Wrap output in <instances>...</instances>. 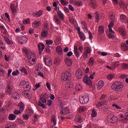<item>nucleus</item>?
<instances>
[{
    "mask_svg": "<svg viewBox=\"0 0 128 128\" xmlns=\"http://www.w3.org/2000/svg\"><path fill=\"white\" fill-rule=\"evenodd\" d=\"M23 51L27 56L29 66H34L36 62V52L30 51L28 48H24Z\"/></svg>",
    "mask_w": 128,
    "mask_h": 128,
    "instance_id": "1",
    "label": "nucleus"
},
{
    "mask_svg": "<svg viewBox=\"0 0 128 128\" xmlns=\"http://www.w3.org/2000/svg\"><path fill=\"white\" fill-rule=\"evenodd\" d=\"M14 88V84L11 82H8L7 84V88L6 89V92L9 96H12V98L14 100H18L20 98V94L16 92H12V88Z\"/></svg>",
    "mask_w": 128,
    "mask_h": 128,
    "instance_id": "2",
    "label": "nucleus"
},
{
    "mask_svg": "<svg viewBox=\"0 0 128 128\" xmlns=\"http://www.w3.org/2000/svg\"><path fill=\"white\" fill-rule=\"evenodd\" d=\"M48 96L46 94H41L40 100L38 102V106H41L42 108H46V99H48Z\"/></svg>",
    "mask_w": 128,
    "mask_h": 128,
    "instance_id": "3",
    "label": "nucleus"
},
{
    "mask_svg": "<svg viewBox=\"0 0 128 128\" xmlns=\"http://www.w3.org/2000/svg\"><path fill=\"white\" fill-rule=\"evenodd\" d=\"M112 88L114 90L120 92L122 90V88H124V84L121 82H116L112 84Z\"/></svg>",
    "mask_w": 128,
    "mask_h": 128,
    "instance_id": "4",
    "label": "nucleus"
},
{
    "mask_svg": "<svg viewBox=\"0 0 128 128\" xmlns=\"http://www.w3.org/2000/svg\"><path fill=\"white\" fill-rule=\"evenodd\" d=\"M94 76H96V72H94L92 74H91L90 77L84 76L83 78L84 84H87V86H92V80H94Z\"/></svg>",
    "mask_w": 128,
    "mask_h": 128,
    "instance_id": "5",
    "label": "nucleus"
},
{
    "mask_svg": "<svg viewBox=\"0 0 128 128\" xmlns=\"http://www.w3.org/2000/svg\"><path fill=\"white\" fill-rule=\"evenodd\" d=\"M119 120L123 124H126L128 121V108L126 112L124 113V115L122 114H119Z\"/></svg>",
    "mask_w": 128,
    "mask_h": 128,
    "instance_id": "6",
    "label": "nucleus"
},
{
    "mask_svg": "<svg viewBox=\"0 0 128 128\" xmlns=\"http://www.w3.org/2000/svg\"><path fill=\"white\" fill-rule=\"evenodd\" d=\"M72 74L70 72L68 71H66L62 74L61 78L62 80L66 82V80H69Z\"/></svg>",
    "mask_w": 128,
    "mask_h": 128,
    "instance_id": "7",
    "label": "nucleus"
},
{
    "mask_svg": "<svg viewBox=\"0 0 128 128\" xmlns=\"http://www.w3.org/2000/svg\"><path fill=\"white\" fill-rule=\"evenodd\" d=\"M104 98H106V95L102 94L100 98V102H98V104L96 105V108H100V106H106V100H104Z\"/></svg>",
    "mask_w": 128,
    "mask_h": 128,
    "instance_id": "8",
    "label": "nucleus"
},
{
    "mask_svg": "<svg viewBox=\"0 0 128 128\" xmlns=\"http://www.w3.org/2000/svg\"><path fill=\"white\" fill-rule=\"evenodd\" d=\"M89 100L90 98L88 95H84L80 98V104H88Z\"/></svg>",
    "mask_w": 128,
    "mask_h": 128,
    "instance_id": "9",
    "label": "nucleus"
},
{
    "mask_svg": "<svg viewBox=\"0 0 128 128\" xmlns=\"http://www.w3.org/2000/svg\"><path fill=\"white\" fill-rule=\"evenodd\" d=\"M17 40L20 44H22L28 42V38L26 36L18 37Z\"/></svg>",
    "mask_w": 128,
    "mask_h": 128,
    "instance_id": "10",
    "label": "nucleus"
},
{
    "mask_svg": "<svg viewBox=\"0 0 128 128\" xmlns=\"http://www.w3.org/2000/svg\"><path fill=\"white\" fill-rule=\"evenodd\" d=\"M44 62L45 64L48 66H50L52 64V58L48 56H46L44 58Z\"/></svg>",
    "mask_w": 128,
    "mask_h": 128,
    "instance_id": "11",
    "label": "nucleus"
},
{
    "mask_svg": "<svg viewBox=\"0 0 128 128\" xmlns=\"http://www.w3.org/2000/svg\"><path fill=\"white\" fill-rule=\"evenodd\" d=\"M92 52V50L89 48H86L84 49V52L83 54V56L84 58H88V54H90Z\"/></svg>",
    "mask_w": 128,
    "mask_h": 128,
    "instance_id": "12",
    "label": "nucleus"
},
{
    "mask_svg": "<svg viewBox=\"0 0 128 128\" xmlns=\"http://www.w3.org/2000/svg\"><path fill=\"white\" fill-rule=\"evenodd\" d=\"M120 20L121 22L126 24V22L128 21V18L124 14H120Z\"/></svg>",
    "mask_w": 128,
    "mask_h": 128,
    "instance_id": "13",
    "label": "nucleus"
},
{
    "mask_svg": "<svg viewBox=\"0 0 128 128\" xmlns=\"http://www.w3.org/2000/svg\"><path fill=\"white\" fill-rule=\"evenodd\" d=\"M76 78H78V80H80L82 78V76H84V72L82 70L80 69H78L76 71Z\"/></svg>",
    "mask_w": 128,
    "mask_h": 128,
    "instance_id": "14",
    "label": "nucleus"
},
{
    "mask_svg": "<svg viewBox=\"0 0 128 128\" xmlns=\"http://www.w3.org/2000/svg\"><path fill=\"white\" fill-rule=\"evenodd\" d=\"M64 60L65 64H66L67 66L70 68V66H72V60L71 59L66 58H65Z\"/></svg>",
    "mask_w": 128,
    "mask_h": 128,
    "instance_id": "15",
    "label": "nucleus"
},
{
    "mask_svg": "<svg viewBox=\"0 0 128 128\" xmlns=\"http://www.w3.org/2000/svg\"><path fill=\"white\" fill-rule=\"evenodd\" d=\"M119 4L120 6V8H122L123 10H128V6H126V4L124 2V0H120L119 2Z\"/></svg>",
    "mask_w": 128,
    "mask_h": 128,
    "instance_id": "16",
    "label": "nucleus"
},
{
    "mask_svg": "<svg viewBox=\"0 0 128 128\" xmlns=\"http://www.w3.org/2000/svg\"><path fill=\"white\" fill-rule=\"evenodd\" d=\"M90 6L92 8H98V4L94 0H90Z\"/></svg>",
    "mask_w": 128,
    "mask_h": 128,
    "instance_id": "17",
    "label": "nucleus"
},
{
    "mask_svg": "<svg viewBox=\"0 0 128 128\" xmlns=\"http://www.w3.org/2000/svg\"><path fill=\"white\" fill-rule=\"evenodd\" d=\"M78 32L79 34V36L82 40L84 41L86 40V36H84V34L80 32V28H78Z\"/></svg>",
    "mask_w": 128,
    "mask_h": 128,
    "instance_id": "18",
    "label": "nucleus"
},
{
    "mask_svg": "<svg viewBox=\"0 0 128 128\" xmlns=\"http://www.w3.org/2000/svg\"><path fill=\"white\" fill-rule=\"evenodd\" d=\"M70 111L68 108H63L60 110L61 114H70Z\"/></svg>",
    "mask_w": 128,
    "mask_h": 128,
    "instance_id": "19",
    "label": "nucleus"
},
{
    "mask_svg": "<svg viewBox=\"0 0 128 128\" xmlns=\"http://www.w3.org/2000/svg\"><path fill=\"white\" fill-rule=\"evenodd\" d=\"M22 96H26V98H32V93H28L26 92H22Z\"/></svg>",
    "mask_w": 128,
    "mask_h": 128,
    "instance_id": "20",
    "label": "nucleus"
},
{
    "mask_svg": "<svg viewBox=\"0 0 128 128\" xmlns=\"http://www.w3.org/2000/svg\"><path fill=\"white\" fill-rule=\"evenodd\" d=\"M115 32L112 30H109V33L108 34V38H114Z\"/></svg>",
    "mask_w": 128,
    "mask_h": 128,
    "instance_id": "21",
    "label": "nucleus"
},
{
    "mask_svg": "<svg viewBox=\"0 0 128 128\" xmlns=\"http://www.w3.org/2000/svg\"><path fill=\"white\" fill-rule=\"evenodd\" d=\"M4 40V42H6V44H13L14 42L12 41V40H10L8 39V38L6 36H3Z\"/></svg>",
    "mask_w": 128,
    "mask_h": 128,
    "instance_id": "22",
    "label": "nucleus"
},
{
    "mask_svg": "<svg viewBox=\"0 0 128 128\" xmlns=\"http://www.w3.org/2000/svg\"><path fill=\"white\" fill-rule=\"evenodd\" d=\"M38 48L39 50V54H42V52L44 48V45L42 44H38Z\"/></svg>",
    "mask_w": 128,
    "mask_h": 128,
    "instance_id": "23",
    "label": "nucleus"
},
{
    "mask_svg": "<svg viewBox=\"0 0 128 128\" xmlns=\"http://www.w3.org/2000/svg\"><path fill=\"white\" fill-rule=\"evenodd\" d=\"M74 54L75 56H76V58L80 57V52H78V46L76 45H74Z\"/></svg>",
    "mask_w": 128,
    "mask_h": 128,
    "instance_id": "24",
    "label": "nucleus"
},
{
    "mask_svg": "<svg viewBox=\"0 0 128 128\" xmlns=\"http://www.w3.org/2000/svg\"><path fill=\"white\" fill-rule=\"evenodd\" d=\"M23 88L25 89L24 90H26V92L30 90V83L26 82V84L24 86Z\"/></svg>",
    "mask_w": 128,
    "mask_h": 128,
    "instance_id": "25",
    "label": "nucleus"
},
{
    "mask_svg": "<svg viewBox=\"0 0 128 128\" xmlns=\"http://www.w3.org/2000/svg\"><path fill=\"white\" fill-rule=\"evenodd\" d=\"M57 14L61 20H64V15L62 12H60V10H58Z\"/></svg>",
    "mask_w": 128,
    "mask_h": 128,
    "instance_id": "26",
    "label": "nucleus"
},
{
    "mask_svg": "<svg viewBox=\"0 0 128 128\" xmlns=\"http://www.w3.org/2000/svg\"><path fill=\"white\" fill-rule=\"evenodd\" d=\"M66 88H74V84H72V82L70 81L67 82L66 84Z\"/></svg>",
    "mask_w": 128,
    "mask_h": 128,
    "instance_id": "27",
    "label": "nucleus"
},
{
    "mask_svg": "<svg viewBox=\"0 0 128 128\" xmlns=\"http://www.w3.org/2000/svg\"><path fill=\"white\" fill-rule=\"evenodd\" d=\"M119 31L120 34L123 36H126V29H124V28H120Z\"/></svg>",
    "mask_w": 128,
    "mask_h": 128,
    "instance_id": "28",
    "label": "nucleus"
},
{
    "mask_svg": "<svg viewBox=\"0 0 128 128\" xmlns=\"http://www.w3.org/2000/svg\"><path fill=\"white\" fill-rule=\"evenodd\" d=\"M10 8L11 10H12V14H16V5L14 4H11Z\"/></svg>",
    "mask_w": 128,
    "mask_h": 128,
    "instance_id": "29",
    "label": "nucleus"
},
{
    "mask_svg": "<svg viewBox=\"0 0 128 128\" xmlns=\"http://www.w3.org/2000/svg\"><path fill=\"white\" fill-rule=\"evenodd\" d=\"M54 20L56 24H62V22H60V18H58V16H54Z\"/></svg>",
    "mask_w": 128,
    "mask_h": 128,
    "instance_id": "30",
    "label": "nucleus"
},
{
    "mask_svg": "<svg viewBox=\"0 0 128 128\" xmlns=\"http://www.w3.org/2000/svg\"><path fill=\"white\" fill-rule=\"evenodd\" d=\"M56 50L59 56H62V48L60 46H58L56 48Z\"/></svg>",
    "mask_w": 128,
    "mask_h": 128,
    "instance_id": "31",
    "label": "nucleus"
},
{
    "mask_svg": "<svg viewBox=\"0 0 128 128\" xmlns=\"http://www.w3.org/2000/svg\"><path fill=\"white\" fill-rule=\"evenodd\" d=\"M81 24H82L83 30H84V32H88V26H86V22L84 21H82L81 22Z\"/></svg>",
    "mask_w": 128,
    "mask_h": 128,
    "instance_id": "32",
    "label": "nucleus"
},
{
    "mask_svg": "<svg viewBox=\"0 0 128 128\" xmlns=\"http://www.w3.org/2000/svg\"><path fill=\"white\" fill-rule=\"evenodd\" d=\"M92 113L91 116L92 118H96L98 116V113H96V110L95 108H92Z\"/></svg>",
    "mask_w": 128,
    "mask_h": 128,
    "instance_id": "33",
    "label": "nucleus"
},
{
    "mask_svg": "<svg viewBox=\"0 0 128 128\" xmlns=\"http://www.w3.org/2000/svg\"><path fill=\"white\" fill-rule=\"evenodd\" d=\"M104 82L102 80L100 81L98 84V90H100L102 86H104Z\"/></svg>",
    "mask_w": 128,
    "mask_h": 128,
    "instance_id": "34",
    "label": "nucleus"
},
{
    "mask_svg": "<svg viewBox=\"0 0 128 128\" xmlns=\"http://www.w3.org/2000/svg\"><path fill=\"white\" fill-rule=\"evenodd\" d=\"M40 21L39 22H34L32 24V26L34 28H38L40 26Z\"/></svg>",
    "mask_w": 128,
    "mask_h": 128,
    "instance_id": "35",
    "label": "nucleus"
},
{
    "mask_svg": "<svg viewBox=\"0 0 128 128\" xmlns=\"http://www.w3.org/2000/svg\"><path fill=\"white\" fill-rule=\"evenodd\" d=\"M98 32L99 34H102L104 32V26H100L98 29Z\"/></svg>",
    "mask_w": 128,
    "mask_h": 128,
    "instance_id": "36",
    "label": "nucleus"
},
{
    "mask_svg": "<svg viewBox=\"0 0 128 128\" xmlns=\"http://www.w3.org/2000/svg\"><path fill=\"white\" fill-rule=\"evenodd\" d=\"M120 66V62H114L112 63V68H118Z\"/></svg>",
    "mask_w": 128,
    "mask_h": 128,
    "instance_id": "37",
    "label": "nucleus"
},
{
    "mask_svg": "<svg viewBox=\"0 0 128 128\" xmlns=\"http://www.w3.org/2000/svg\"><path fill=\"white\" fill-rule=\"evenodd\" d=\"M94 59L92 58H90L88 62V66H94Z\"/></svg>",
    "mask_w": 128,
    "mask_h": 128,
    "instance_id": "38",
    "label": "nucleus"
},
{
    "mask_svg": "<svg viewBox=\"0 0 128 128\" xmlns=\"http://www.w3.org/2000/svg\"><path fill=\"white\" fill-rule=\"evenodd\" d=\"M110 18L112 22H116V17L114 16V14L112 12L110 13L109 14Z\"/></svg>",
    "mask_w": 128,
    "mask_h": 128,
    "instance_id": "39",
    "label": "nucleus"
},
{
    "mask_svg": "<svg viewBox=\"0 0 128 128\" xmlns=\"http://www.w3.org/2000/svg\"><path fill=\"white\" fill-rule=\"evenodd\" d=\"M18 106L22 111H24V104L22 103V102H19V104H18Z\"/></svg>",
    "mask_w": 128,
    "mask_h": 128,
    "instance_id": "40",
    "label": "nucleus"
},
{
    "mask_svg": "<svg viewBox=\"0 0 128 128\" xmlns=\"http://www.w3.org/2000/svg\"><path fill=\"white\" fill-rule=\"evenodd\" d=\"M16 118V116L14 114H10L8 116L9 120H14Z\"/></svg>",
    "mask_w": 128,
    "mask_h": 128,
    "instance_id": "41",
    "label": "nucleus"
},
{
    "mask_svg": "<svg viewBox=\"0 0 128 128\" xmlns=\"http://www.w3.org/2000/svg\"><path fill=\"white\" fill-rule=\"evenodd\" d=\"M20 72H21L22 74H24V76H26V74H28V70L24 68H20Z\"/></svg>",
    "mask_w": 128,
    "mask_h": 128,
    "instance_id": "42",
    "label": "nucleus"
},
{
    "mask_svg": "<svg viewBox=\"0 0 128 128\" xmlns=\"http://www.w3.org/2000/svg\"><path fill=\"white\" fill-rule=\"evenodd\" d=\"M52 122L53 123L54 126H56V116H52Z\"/></svg>",
    "mask_w": 128,
    "mask_h": 128,
    "instance_id": "43",
    "label": "nucleus"
},
{
    "mask_svg": "<svg viewBox=\"0 0 128 128\" xmlns=\"http://www.w3.org/2000/svg\"><path fill=\"white\" fill-rule=\"evenodd\" d=\"M95 16H96V22H98L99 20H100V13L98 12H96L95 13Z\"/></svg>",
    "mask_w": 128,
    "mask_h": 128,
    "instance_id": "44",
    "label": "nucleus"
},
{
    "mask_svg": "<svg viewBox=\"0 0 128 128\" xmlns=\"http://www.w3.org/2000/svg\"><path fill=\"white\" fill-rule=\"evenodd\" d=\"M82 120L81 116H76L75 118V122H82Z\"/></svg>",
    "mask_w": 128,
    "mask_h": 128,
    "instance_id": "45",
    "label": "nucleus"
},
{
    "mask_svg": "<svg viewBox=\"0 0 128 128\" xmlns=\"http://www.w3.org/2000/svg\"><path fill=\"white\" fill-rule=\"evenodd\" d=\"M60 58H56L54 60V64H60Z\"/></svg>",
    "mask_w": 128,
    "mask_h": 128,
    "instance_id": "46",
    "label": "nucleus"
},
{
    "mask_svg": "<svg viewBox=\"0 0 128 128\" xmlns=\"http://www.w3.org/2000/svg\"><path fill=\"white\" fill-rule=\"evenodd\" d=\"M122 48L123 50H128V46L126 43H123L122 45Z\"/></svg>",
    "mask_w": 128,
    "mask_h": 128,
    "instance_id": "47",
    "label": "nucleus"
},
{
    "mask_svg": "<svg viewBox=\"0 0 128 128\" xmlns=\"http://www.w3.org/2000/svg\"><path fill=\"white\" fill-rule=\"evenodd\" d=\"M74 4L77 6H82L83 3L80 1H76Z\"/></svg>",
    "mask_w": 128,
    "mask_h": 128,
    "instance_id": "48",
    "label": "nucleus"
},
{
    "mask_svg": "<svg viewBox=\"0 0 128 128\" xmlns=\"http://www.w3.org/2000/svg\"><path fill=\"white\" fill-rule=\"evenodd\" d=\"M41 36L42 38H46L48 36V31L46 30H43L41 33Z\"/></svg>",
    "mask_w": 128,
    "mask_h": 128,
    "instance_id": "49",
    "label": "nucleus"
},
{
    "mask_svg": "<svg viewBox=\"0 0 128 128\" xmlns=\"http://www.w3.org/2000/svg\"><path fill=\"white\" fill-rule=\"evenodd\" d=\"M76 90H82V86L80 84H77L76 87Z\"/></svg>",
    "mask_w": 128,
    "mask_h": 128,
    "instance_id": "50",
    "label": "nucleus"
},
{
    "mask_svg": "<svg viewBox=\"0 0 128 128\" xmlns=\"http://www.w3.org/2000/svg\"><path fill=\"white\" fill-rule=\"evenodd\" d=\"M84 110H86V107L84 106H80L78 108V111L79 112H84Z\"/></svg>",
    "mask_w": 128,
    "mask_h": 128,
    "instance_id": "51",
    "label": "nucleus"
},
{
    "mask_svg": "<svg viewBox=\"0 0 128 128\" xmlns=\"http://www.w3.org/2000/svg\"><path fill=\"white\" fill-rule=\"evenodd\" d=\"M112 108H114L116 110H122V107L118 106V105L116 104H112Z\"/></svg>",
    "mask_w": 128,
    "mask_h": 128,
    "instance_id": "52",
    "label": "nucleus"
},
{
    "mask_svg": "<svg viewBox=\"0 0 128 128\" xmlns=\"http://www.w3.org/2000/svg\"><path fill=\"white\" fill-rule=\"evenodd\" d=\"M5 74H6V72L2 68H0V76H4Z\"/></svg>",
    "mask_w": 128,
    "mask_h": 128,
    "instance_id": "53",
    "label": "nucleus"
},
{
    "mask_svg": "<svg viewBox=\"0 0 128 128\" xmlns=\"http://www.w3.org/2000/svg\"><path fill=\"white\" fill-rule=\"evenodd\" d=\"M114 26V22L111 21L108 24V30H112V28Z\"/></svg>",
    "mask_w": 128,
    "mask_h": 128,
    "instance_id": "54",
    "label": "nucleus"
},
{
    "mask_svg": "<svg viewBox=\"0 0 128 128\" xmlns=\"http://www.w3.org/2000/svg\"><path fill=\"white\" fill-rule=\"evenodd\" d=\"M114 78V74H108V80H112Z\"/></svg>",
    "mask_w": 128,
    "mask_h": 128,
    "instance_id": "55",
    "label": "nucleus"
},
{
    "mask_svg": "<svg viewBox=\"0 0 128 128\" xmlns=\"http://www.w3.org/2000/svg\"><path fill=\"white\" fill-rule=\"evenodd\" d=\"M22 110H20H20H15L14 111V114H22Z\"/></svg>",
    "mask_w": 128,
    "mask_h": 128,
    "instance_id": "56",
    "label": "nucleus"
},
{
    "mask_svg": "<svg viewBox=\"0 0 128 128\" xmlns=\"http://www.w3.org/2000/svg\"><path fill=\"white\" fill-rule=\"evenodd\" d=\"M98 54H101V56H106L108 54L106 53V52H98Z\"/></svg>",
    "mask_w": 128,
    "mask_h": 128,
    "instance_id": "57",
    "label": "nucleus"
},
{
    "mask_svg": "<svg viewBox=\"0 0 128 128\" xmlns=\"http://www.w3.org/2000/svg\"><path fill=\"white\" fill-rule=\"evenodd\" d=\"M42 11H38L36 14V16L37 18H39V16H42Z\"/></svg>",
    "mask_w": 128,
    "mask_h": 128,
    "instance_id": "58",
    "label": "nucleus"
},
{
    "mask_svg": "<svg viewBox=\"0 0 128 128\" xmlns=\"http://www.w3.org/2000/svg\"><path fill=\"white\" fill-rule=\"evenodd\" d=\"M46 44L47 46H50V44H52V42H53L52 40H46Z\"/></svg>",
    "mask_w": 128,
    "mask_h": 128,
    "instance_id": "59",
    "label": "nucleus"
},
{
    "mask_svg": "<svg viewBox=\"0 0 128 128\" xmlns=\"http://www.w3.org/2000/svg\"><path fill=\"white\" fill-rule=\"evenodd\" d=\"M26 81H24V80H23V81H22L20 83V86L22 88H24V86L26 85Z\"/></svg>",
    "mask_w": 128,
    "mask_h": 128,
    "instance_id": "60",
    "label": "nucleus"
},
{
    "mask_svg": "<svg viewBox=\"0 0 128 128\" xmlns=\"http://www.w3.org/2000/svg\"><path fill=\"white\" fill-rule=\"evenodd\" d=\"M30 20L29 18L24 20L23 22L24 24H30Z\"/></svg>",
    "mask_w": 128,
    "mask_h": 128,
    "instance_id": "61",
    "label": "nucleus"
},
{
    "mask_svg": "<svg viewBox=\"0 0 128 128\" xmlns=\"http://www.w3.org/2000/svg\"><path fill=\"white\" fill-rule=\"evenodd\" d=\"M20 74V72H18V70H16V71H14L12 72V74L13 76H18V74Z\"/></svg>",
    "mask_w": 128,
    "mask_h": 128,
    "instance_id": "62",
    "label": "nucleus"
},
{
    "mask_svg": "<svg viewBox=\"0 0 128 128\" xmlns=\"http://www.w3.org/2000/svg\"><path fill=\"white\" fill-rule=\"evenodd\" d=\"M108 122L113 123L114 120L112 117L108 116Z\"/></svg>",
    "mask_w": 128,
    "mask_h": 128,
    "instance_id": "63",
    "label": "nucleus"
},
{
    "mask_svg": "<svg viewBox=\"0 0 128 128\" xmlns=\"http://www.w3.org/2000/svg\"><path fill=\"white\" fill-rule=\"evenodd\" d=\"M122 67L123 68H128V64H124L122 65Z\"/></svg>",
    "mask_w": 128,
    "mask_h": 128,
    "instance_id": "64",
    "label": "nucleus"
}]
</instances>
